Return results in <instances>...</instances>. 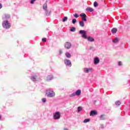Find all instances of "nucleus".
I'll return each instance as SVG.
<instances>
[{"instance_id":"1","label":"nucleus","mask_w":130,"mask_h":130,"mask_svg":"<svg viewBox=\"0 0 130 130\" xmlns=\"http://www.w3.org/2000/svg\"><path fill=\"white\" fill-rule=\"evenodd\" d=\"M46 95L47 97L52 98L55 96V93L53 91V90L51 88H49L47 90Z\"/></svg>"},{"instance_id":"2","label":"nucleus","mask_w":130,"mask_h":130,"mask_svg":"<svg viewBox=\"0 0 130 130\" xmlns=\"http://www.w3.org/2000/svg\"><path fill=\"white\" fill-rule=\"evenodd\" d=\"M2 26L5 29H10L11 28V23L9 22L8 20H3Z\"/></svg>"},{"instance_id":"3","label":"nucleus","mask_w":130,"mask_h":130,"mask_svg":"<svg viewBox=\"0 0 130 130\" xmlns=\"http://www.w3.org/2000/svg\"><path fill=\"white\" fill-rule=\"evenodd\" d=\"M53 118L54 119L57 120L60 118V112H56L53 113Z\"/></svg>"},{"instance_id":"4","label":"nucleus","mask_w":130,"mask_h":130,"mask_svg":"<svg viewBox=\"0 0 130 130\" xmlns=\"http://www.w3.org/2000/svg\"><path fill=\"white\" fill-rule=\"evenodd\" d=\"M79 34H82V38H84V39H87V38H88L87 37V34L85 30H81L79 31Z\"/></svg>"},{"instance_id":"5","label":"nucleus","mask_w":130,"mask_h":130,"mask_svg":"<svg viewBox=\"0 0 130 130\" xmlns=\"http://www.w3.org/2000/svg\"><path fill=\"white\" fill-rule=\"evenodd\" d=\"M64 63H65L66 66H67L68 67H72V62L69 59H64Z\"/></svg>"},{"instance_id":"6","label":"nucleus","mask_w":130,"mask_h":130,"mask_svg":"<svg viewBox=\"0 0 130 130\" xmlns=\"http://www.w3.org/2000/svg\"><path fill=\"white\" fill-rule=\"evenodd\" d=\"M72 47V43L67 42L64 44V48H66V49H70Z\"/></svg>"},{"instance_id":"7","label":"nucleus","mask_w":130,"mask_h":130,"mask_svg":"<svg viewBox=\"0 0 130 130\" xmlns=\"http://www.w3.org/2000/svg\"><path fill=\"white\" fill-rule=\"evenodd\" d=\"M80 16L81 17L82 21L87 22V15H86L85 13H81Z\"/></svg>"},{"instance_id":"8","label":"nucleus","mask_w":130,"mask_h":130,"mask_svg":"<svg viewBox=\"0 0 130 130\" xmlns=\"http://www.w3.org/2000/svg\"><path fill=\"white\" fill-rule=\"evenodd\" d=\"M92 71H93V69L92 68H84L83 69V72L86 74H88V73H91Z\"/></svg>"},{"instance_id":"9","label":"nucleus","mask_w":130,"mask_h":130,"mask_svg":"<svg viewBox=\"0 0 130 130\" xmlns=\"http://www.w3.org/2000/svg\"><path fill=\"white\" fill-rule=\"evenodd\" d=\"M11 18V16L9 14H4L3 16V21H8L9 19Z\"/></svg>"},{"instance_id":"10","label":"nucleus","mask_w":130,"mask_h":130,"mask_svg":"<svg viewBox=\"0 0 130 130\" xmlns=\"http://www.w3.org/2000/svg\"><path fill=\"white\" fill-rule=\"evenodd\" d=\"M100 62V59L98 57H96L94 58V64H98Z\"/></svg>"},{"instance_id":"11","label":"nucleus","mask_w":130,"mask_h":130,"mask_svg":"<svg viewBox=\"0 0 130 130\" xmlns=\"http://www.w3.org/2000/svg\"><path fill=\"white\" fill-rule=\"evenodd\" d=\"M30 79L33 82H37V81H39V80L37 79V76H32L31 77Z\"/></svg>"},{"instance_id":"12","label":"nucleus","mask_w":130,"mask_h":130,"mask_svg":"<svg viewBox=\"0 0 130 130\" xmlns=\"http://www.w3.org/2000/svg\"><path fill=\"white\" fill-rule=\"evenodd\" d=\"M43 8L45 11H46L45 13L47 15L48 11L47 10V5L46 3L43 5Z\"/></svg>"},{"instance_id":"13","label":"nucleus","mask_w":130,"mask_h":130,"mask_svg":"<svg viewBox=\"0 0 130 130\" xmlns=\"http://www.w3.org/2000/svg\"><path fill=\"white\" fill-rule=\"evenodd\" d=\"M96 114H97V111H94V110L90 111V116H94V115H96Z\"/></svg>"},{"instance_id":"14","label":"nucleus","mask_w":130,"mask_h":130,"mask_svg":"<svg viewBox=\"0 0 130 130\" xmlns=\"http://www.w3.org/2000/svg\"><path fill=\"white\" fill-rule=\"evenodd\" d=\"M87 40H88V41H89L90 42H94V38L91 37H88L87 38Z\"/></svg>"},{"instance_id":"15","label":"nucleus","mask_w":130,"mask_h":130,"mask_svg":"<svg viewBox=\"0 0 130 130\" xmlns=\"http://www.w3.org/2000/svg\"><path fill=\"white\" fill-rule=\"evenodd\" d=\"M119 41V39H118V38H115L112 41V42H113V43H118Z\"/></svg>"},{"instance_id":"16","label":"nucleus","mask_w":130,"mask_h":130,"mask_svg":"<svg viewBox=\"0 0 130 130\" xmlns=\"http://www.w3.org/2000/svg\"><path fill=\"white\" fill-rule=\"evenodd\" d=\"M66 57L68 58H71L72 55L69 53V52H67L65 54Z\"/></svg>"},{"instance_id":"17","label":"nucleus","mask_w":130,"mask_h":130,"mask_svg":"<svg viewBox=\"0 0 130 130\" xmlns=\"http://www.w3.org/2000/svg\"><path fill=\"white\" fill-rule=\"evenodd\" d=\"M79 25L80 27H85V23H84V21H81L79 22Z\"/></svg>"},{"instance_id":"18","label":"nucleus","mask_w":130,"mask_h":130,"mask_svg":"<svg viewBox=\"0 0 130 130\" xmlns=\"http://www.w3.org/2000/svg\"><path fill=\"white\" fill-rule=\"evenodd\" d=\"M53 79V77L52 75L48 76L47 77V81H51Z\"/></svg>"},{"instance_id":"19","label":"nucleus","mask_w":130,"mask_h":130,"mask_svg":"<svg viewBox=\"0 0 130 130\" xmlns=\"http://www.w3.org/2000/svg\"><path fill=\"white\" fill-rule=\"evenodd\" d=\"M86 11H87V12H93V11H94V9H93V8H90V7H87L86 8Z\"/></svg>"},{"instance_id":"20","label":"nucleus","mask_w":130,"mask_h":130,"mask_svg":"<svg viewBox=\"0 0 130 130\" xmlns=\"http://www.w3.org/2000/svg\"><path fill=\"white\" fill-rule=\"evenodd\" d=\"M75 95L77 96H80L81 95V90H78L75 92Z\"/></svg>"},{"instance_id":"21","label":"nucleus","mask_w":130,"mask_h":130,"mask_svg":"<svg viewBox=\"0 0 130 130\" xmlns=\"http://www.w3.org/2000/svg\"><path fill=\"white\" fill-rule=\"evenodd\" d=\"M111 32L113 34H115L117 32V28H113V29H112L111 30Z\"/></svg>"},{"instance_id":"22","label":"nucleus","mask_w":130,"mask_h":130,"mask_svg":"<svg viewBox=\"0 0 130 130\" xmlns=\"http://www.w3.org/2000/svg\"><path fill=\"white\" fill-rule=\"evenodd\" d=\"M101 120H104L105 119V115H101L100 117Z\"/></svg>"},{"instance_id":"23","label":"nucleus","mask_w":130,"mask_h":130,"mask_svg":"<svg viewBox=\"0 0 130 130\" xmlns=\"http://www.w3.org/2000/svg\"><path fill=\"white\" fill-rule=\"evenodd\" d=\"M93 6H94V8H97V7H98V4L97 2H94Z\"/></svg>"},{"instance_id":"24","label":"nucleus","mask_w":130,"mask_h":130,"mask_svg":"<svg viewBox=\"0 0 130 130\" xmlns=\"http://www.w3.org/2000/svg\"><path fill=\"white\" fill-rule=\"evenodd\" d=\"M115 104H116V105H117V106H119V105H120L121 103L119 101H118L115 102Z\"/></svg>"},{"instance_id":"25","label":"nucleus","mask_w":130,"mask_h":130,"mask_svg":"<svg viewBox=\"0 0 130 130\" xmlns=\"http://www.w3.org/2000/svg\"><path fill=\"white\" fill-rule=\"evenodd\" d=\"M67 20H68V17L64 16L62 19V22H66Z\"/></svg>"},{"instance_id":"26","label":"nucleus","mask_w":130,"mask_h":130,"mask_svg":"<svg viewBox=\"0 0 130 130\" xmlns=\"http://www.w3.org/2000/svg\"><path fill=\"white\" fill-rule=\"evenodd\" d=\"M82 110H83V108H82V107H78V112H80V111H82Z\"/></svg>"},{"instance_id":"27","label":"nucleus","mask_w":130,"mask_h":130,"mask_svg":"<svg viewBox=\"0 0 130 130\" xmlns=\"http://www.w3.org/2000/svg\"><path fill=\"white\" fill-rule=\"evenodd\" d=\"M70 31H71V32H75V31H76V28H75L74 27H72L70 29Z\"/></svg>"},{"instance_id":"28","label":"nucleus","mask_w":130,"mask_h":130,"mask_svg":"<svg viewBox=\"0 0 130 130\" xmlns=\"http://www.w3.org/2000/svg\"><path fill=\"white\" fill-rule=\"evenodd\" d=\"M89 121H90V119H85L84 121L83 122H84V123H86L87 122H89Z\"/></svg>"},{"instance_id":"29","label":"nucleus","mask_w":130,"mask_h":130,"mask_svg":"<svg viewBox=\"0 0 130 130\" xmlns=\"http://www.w3.org/2000/svg\"><path fill=\"white\" fill-rule=\"evenodd\" d=\"M72 23H73V24H76V23H77V19H73L72 20Z\"/></svg>"},{"instance_id":"30","label":"nucleus","mask_w":130,"mask_h":130,"mask_svg":"<svg viewBox=\"0 0 130 130\" xmlns=\"http://www.w3.org/2000/svg\"><path fill=\"white\" fill-rule=\"evenodd\" d=\"M36 1V0H30V3L31 5H33V4H34V3H35Z\"/></svg>"},{"instance_id":"31","label":"nucleus","mask_w":130,"mask_h":130,"mask_svg":"<svg viewBox=\"0 0 130 130\" xmlns=\"http://www.w3.org/2000/svg\"><path fill=\"white\" fill-rule=\"evenodd\" d=\"M76 96V93H75V92H74V93H72V94L70 95V97H74V96Z\"/></svg>"},{"instance_id":"32","label":"nucleus","mask_w":130,"mask_h":130,"mask_svg":"<svg viewBox=\"0 0 130 130\" xmlns=\"http://www.w3.org/2000/svg\"><path fill=\"white\" fill-rule=\"evenodd\" d=\"M42 102H43V103H45V102H46V98L42 99Z\"/></svg>"},{"instance_id":"33","label":"nucleus","mask_w":130,"mask_h":130,"mask_svg":"<svg viewBox=\"0 0 130 130\" xmlns=\"http://www.w3.org/2000/svg\"><path fill=\"white\" fill-rule=\"evenodd\" d=\"M74 17H75V18H79V15H78V14H75L74 15Z\"/></svg>"},{"instance_id":"34","label":"nucleus","mask_w":130,"mask_h":130,"mask_svg":"<svg viewBox=\"0 0 130 130\" xmlns=\"http://www.w3.org/2000/svg\"><path fill=\"white\" fill-rule=\"evenodd\" d=\"M118 66H122V62L121 61H119L118 63Z\"/></svg>"},{"instance_id":"35","label":"nucleus","mask_w":130,"mask_h":130,"mask_svg":"<svg viewBox=\"0 0 130 130\" xmlns=\"http://www.w3.org/2000/svg\"><path fill=\"white\" fill-rule=\"evenodd\" d=\"M42 41L43 42H46V38H43Z\"/></svg>"},{"instance_id":"36","label":"nucleus","mask_w":130,"mask_h":130,"mask_svg":"<svg viewBox=\"0 0 130 130\" xmlns=\"http://www.w3.org/2000/svg\"><path fill=\"white\" fill-rule=\"evenodd\" d=\"M59 54H62V51H61V50H59Z\"/></svg>"},{"instance_id":"37","label":"nucleus","mask_w":130,"mask_h":130,"mask_svg":"<svg viewBox=\"0 0 130 130\" xmlns=\"http://www.w3.org/2000/svg\"><path fill=\"white\" fill-rule=\"evenodd\" d=\"M3 8V5H2V4H0V9Z\"/></svg>"},{"instance_id":"38","label":"nucleus","mask_w":130,"mask_h":130,"mask_svg":"<svg viewBox=\"0 0 130 130\" xmlns=\"http://www.w3.org/2000/svg\"><path fill=\"white\" fill-rule=\"evenodd\" d=\"M101 128H103V125H101Z\"/></svg>"},{"instance_id":"39","label":"nucleus","mask_w":130,"mask_h":130,"mask_svg":"<svg viewBox=\"0 0 130 130\" xmlns=\"http://www.w3.org/2000/svg\"><path fill=\"white\" fill-rule=\"evenodd\" d=\"M2 118V116L0 115V119Z\"/></svg>"}]
</instances>
